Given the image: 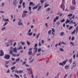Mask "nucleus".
Listing matches in <instances>:
<instances>
[{
	"label": "nucleus",
	"mask_w": 78,
	"mask_h": 78,
	"mask_svg": "<svg viewBox=\"0 0 78 78\" xmlns=\"http://www.w3.org/2000/svg\"><path fill=\"white\" fill-rule=\"evenodd\" d=\"M31 29H29L27 32V35L29 36H31L33 35V33L31 32Z\"/></svg>",
	"instance_id": "obj_1"
},
{
	"label": "nucleus",
	"mask_w": 78,
	"mask_h": 78,
	"mask_svg": "<svg viewBox=\"0 0 78 78\" xmlns=\"http://www.w3.org/2000/svg\"><path fill=\"white\" fill-rule=\"evenodd\" d=\"M4 58L5 59L8 60V59H9L10 58V55H9L6 54L4 56Z\"/></svg>",
	"instance_id": "obj_2"
},
{
	"label": "nucleus",
	"mask_w": 78,
	"mask_h": 78,
	"mask_svg": "<svg viewBox=\"0 0 78 78\" xmlns=\"http://www.w3.org/2000/svg\"><path fill=\"white\" fill-rule=\"evenodd\" d=\"M13 53V51H12V50L11 49L9 51V54L10 55H12V56L13 57H15L16 56V54H14Z\"/></svg>",
	"instance_id": "obj_3"
},
{
	"label": "nucleus",
	"mask_w": 78,
	"mask_h": 78,
	"mask_svg": "<svg viewBox=\"0 0 78 78\" xmlns=\"http://www.w3.org/2000/svg\"><path fill=\"white\" fill-rule=\"evenodd\" d=\"M60 7L64 11L65 9V5H64V4H62L60 6Z\"/></svg>",
	"instance_id": "obj_4"
},
{
	"label": "nucleus",
	"mask_w": 78,
	"mask_h": 78,
	"mask_svg": "<svg viewBox=\"0 0 78 78\" xmlns=\"http://www.w3.org/2000/svg\"><path fill=\"white\" fill-rule=\"evenodd\" d=\"M59 16H57L53 20L54 22H56V20H58L59 19Z\"/></svg>",
	"instance_id": "obj_5"
},
{
	"label": "nucleus",
	"mask_w": 78,
	"mask_h": 78,
	"mask_svg": "<svg viewBox=\"0 0 78 78\" xmlns=\"http://www.w3.org/2000/svg\"><path fill=\"white\" fill-rule=\"evenodd\" d=\"M32 49H33L32 48H30L29 50V51L28 54L29 55H31L32 54V51H31Z\"/></svg>",
	"instance_id": "obj_6"
},
{
	"label": "nucleus",
	"mask_w": 78,
	"mask_h": 78,
	"mask_svg": "<svg viewBox=\"0 0 78 78\" xmlns=\"http://www.w3.org/2000/svg\"><path fill=\"white\" fill-rule=\"evenodd\" d=\"M13 52H15V53H17V48L16 47L14 48H13Z\"/></svg>",
	"instance_id": "obj_7"
},
{
	"label": "nucleus",
	"mask_w": 78,
	"mask_h": 78,
	"mask_svg": "<svg viewBox=\"0 0 78 78\" xmlns=\"http://www.w3.org/2000/svg\"><path fill=\"white\" fill-rule=\"evenodd\" d=\"M27 69L28 71V74H31V70L30 68H27Z\"/></svg>",
	"instance_id": "obj_8"
},
{
	"label": "nucleus",
	"mask_w": 78,
	"mask_h": 78,
	"mask_svg": "<svg viewBox=\"0 0 78 78\" xmlns=\"http://www.w3.org/2000/svg\"><path fill=\"white\" fill-rule=\"evenodd\" d=\"M1 54H0V56H2L4 55V52L3 51V50H1L0 51Z\"/></svg>",
	"instance_id": "obj_9"
},
{
	"label": "nucleus",
	"mask_w": 78,
	"mask_h": 78,
	"mask_svg": "<svg viewBox=\"0 0 78 78\" xmlns=\"http://www.w3.org/2000/svg\"><path fill=\"white\" fill-rule=\"evenodd\" d=\"M72 3L74 6H75L76 5V1H75V0H73Z\"/></svg>",
	"instance_id": "obj_10"
},
{
	"label": "nucleus",
	"mask_w": 78,
	"mask_h": 78,
	"mask_svg": "<svg viewBox=\"0 0 78 78\" xmlns=\"http://www.w3.org/2000/svg\"><path fill=\"white\" fill-rule=\"evenodd\" d=\"M39 5H40V4L38 5H37L36 6H35L33 8V9H36L37 8V7H38V6H39Z\"/></svg>",
	"instance_id": "obj_11"
},
{
	"label": "nucleus",
	"mask_w": 78,
	"mask_h": 78,
	"mask_svg": "<svg viewBox=\"0 0 78 78\" xmlns=\"http://www.w3.org/2000/svg\"><path fill=\"white\" fill-rule=\"evenodd\" d=\"M68 61V59H66V60L63 61V65H66V62H67Z\"/></svg>",
	"instance_id": "obj_12"
},
{
	"label": "nucleus",
	"mask_w": 78,
	"mask_h": 78,
	"mask_svg": "<svg viewBox=\"0 0 78 78\" xmlns=\"http://www.w3.org/2000/svg\"><path fill=\"white\" fill-rule=\"evenodd\" d=\"M23 25V23L21 22L20 21H19L18 23V25L19 26L21 25V26H22Z\"/></svg>",
	"instance_id": "obj_13"
},
{
	"label": "nucleus",
	"mask_w": 78,
	"mask_h": 78,
	"mask_svg": "<svg viewBox=\"0 0 78 78\" xmlns=\"http://www.w3.org/2000/svg\"><path fill=\"white\" fill-rule=\"evenodd\" d=\"M60 34L61 36H62L65 35V34L64 33V32H62L60 33Z\"/></svg>",
	"instance_id": "obj_14"
},
{
	"label": "nucleus",
	"mask_w": 78,
	"mask_h": 78,
	"mask_svg": "<svg viewBox=\"0 0 78 78\" xmlns=\"http://www.w3.org/2000/svg\"><path fill=\"white\" fill-rule=\"evenodd\" d=\"M26 16H27V14H26V13H23L22 14V17L23 18L25 17Z\"/></svg>",
	"instance_id": "obj_15"
},
{
	"label": "nucleus",
	"mask_w": 78,
	"mask_h": 78,
	"mask_svg": "<svg viewBox=\"0 0 78 78\" xmlns=\"http://www.w3.org/2000/svg\"><path fill=\"white\" fill-rule=\"evenodd\" d=\"M76 32V30H73V31L72 32L71 34H74L75 33V32Z\"/></svg>",
	"instance_id": "obj_16"
},
{
	"label": "nucleus",
	"mask_w": 78,
	"mask_h": 78,
	"mask_svg": "<svg viewBox=\"0 0 78 78\" xmlns=\"http://www.w3.org/2000/svg\"><path fill=\"white\" fill-rule=\"evenodd\" d=\"M23 8H25V3L24 2H23Z\"/></svg>",
	"instance_id": "obj_17"
},
{
	"label": "nucleus",
	"mask_w": 78,
	"mask_h": 78,
	"mask_svg": "<svg viewBox=\"0 0 78 78\" xmlns=\"http://www.w3.org/2000/svg\"><path fill=\"white\" fill-rule=\"evenodd\" d=\"M51 30H49L48 32V34H49V36H50V35L51 34Z\"/></svg>",
	"instance_id": "obj_18"
},
{
	"label": "nucleus",
	"mask_w": 78,
	"mask_h": 78,
	"mask_svg": "<svg viewBox=\"0 0 78 78\" xmlns=\"http://www.w3.org/2000/svg\"><path fill=\"white\" fill-rule=\"evenodd\" d=\"M70 44L71 45H72V46H75V44L73 42H70Z\"/></svg>",
	"instance_id": "obj_19"
},
{
	"label": "nucleus",
	"mask_w": 78,
	"mask_h": 78,
	"mask_svg": "<svg viewBox=\"0 0 78 78\" xmlns=\"http://www.w3.org/2000/svg\"><path fill=\"white\" fill-rule=\"evenodd\" d=\"M65 69H69V66H65Z\"/></svg>",
	"instance_id": "obj_20"
},
{
	"label": "nucleus",
	"mask_w": 78,
	"mask_h": 78,
	"mask_svg": "<svg viewBox=\"0 0 78 78\" xmlns=\"http://www.w3.org/2000/svg\"><path fill=\"white\" fill-rule=\"evenodd\" d=\"M73 16V13H70L67 16V17H71V16Z\"/></svg>",
	"instance_id": "obj_21"
},
{
	"label": "nucleus",
	"mask_w": 78,
	"mask_h": 78,
	"mask_svg": "<svg viewBox=\"0 0 78 78\" xmlns=\"http://www.w3.org/2000/svg\"><path fill=\"white\" fill-rule=\"evenodd\" d=\"M69 62L70 63V64H72V58H71L69 60Z\"/></svg>",
	"instance_id": "obj_22"
},
{
	"label": "nucleus",
	"mask_w": 78,
	"mask_h": 78,
	"mask_svg": "<svg viewBox=\"0 0 78 78\" xmlns=\"http://www.w3.org/2000/svg\"><path fill=\"white\" fill-rule=\"evenodd\" d=\"M41 8H42V6H40L37 9V10L38 11L41 9Z\"/></svg>",
	"instance_id": "obj_23"
},
{
	"label": "nucleus",
	"mask_w": 78,
	"mask_h": 78,
	"mask_svg": "<svg viewBox=\"0 0 78 78\" xmlns=\"http://www.w3.org/2000/svg\"><path fill=\"white\" fill-rule=\"evenodd\" d=\"M4 6H5V2H3L1 4V7L2 8H3V7H4Z\"/></svg>",
	"instance_id": "obj_24"
},
{
	"label": "nucleus",
	"mask_w": 78,
	"mask_h": 78,
	"mask_svg": "<svg viewBox=\"0 0 78 78\" xmlns=\"http://www.w3.org/2000/svg\"><path fill=\"white\" fill-rule=\"evenodd\" d=\"M70 8L71 9H74V8H75V7L73 6L72 5H71L70 6Z\"/></svg>",
	"instance_id": "obj_25"
},
{
	"label": "nucleus",
	"mask_w": 78,
	"mask_h": 78,
	"mask_svg": "<svg viewBox=\"0 0 78 78\" xmlns=\"http://www.w3.org/2000/svg\"><path fill=\"white\" fill-rule=\"evenodd\" d=\"M69 22H70V20L67 19L66 20V22H65V23L67 24L68 23H69Z\"/></svg>",
	"instance_id": "obj_26"
},
{
	"label": "nucleus",
	"mask_w": 78,
	"mask_h": 78,
	"mask_svg": "<svg viewBox=\"0 0 78 78\" xmlns=\"http://www.w3.org/2000/svg\"><path fill=\"white\" fill-rule=\"evenodd\" d=\"M10 69H12V70H14V69H16V66H14L13 67H12Z\"/></svg>",
	"instance_id": "obj_27"
},
{
	"label": "nucleus",
	"mask_w": 78,
	"mask_h": 78,
	"mask_svg": "<svg viewBox=\"0 0 78 78\" xmlns=\"http://www.w3.org/2000/svg\"><path fill=\"white\" fill-rule=\"evenodd\" d=\"M49 6V4H44V8H46Z\"/></svg>",
	"instance_id": "obj_28"
},
{
	"label": "nucleus",
	"mask_w": 78,
	"mask_h": 78,
	"mask_svg": "<svg viewBox=\"0 0 78 78\" xmlns=\"http://www.w3.org/2000/svg\"><path fill=\"white\" fill-rule=\"evenodd\" d=\"M31 5H34V3H33V2H30V5L31 6Z\"/></svg>",
	"instance_id": "obj_29"
},
{
	"label": "nucleus",
	"mask_w": 78,
	"mask_h": 78,
	"mask_svg": "<svg viewBox=\"0 0 78 78\" xmlns=\"http://www.w3.org/2000/svg\"><path fill=\"white\" fill-rule=\"evenodd\" d=\"M20 49H22V46H20V48H17V50H18Z\"/></svg>",
	"instance_id": "obj_30"
},
{
	"label": "nucleus",
	"mask_w": 78,
	"mask_h": 78,
	"mask_svg": "<svg viewBox=\"0 0 78 78\" xmlns=\"http://www.w3.org/2000/svg\"><path fill=\"white\" fill-rule=\"evenodd\" d=\"M44 0H40V2L41 3L42 5V3L44 2Z\"/></svg>",
	"instance_id": "obj_31"
},
{
	"label": "nucleus",
	"mask_w": 78,
	"mask_h": 78,
	"mask_svg": "<svg viewBox=\"0 0 78 78\" xmlns=\"http://www.w3.org/2000/svg\"><path fill=\"white\" fill-rule=\"evenodd\" d=\"M5 29H6V27H4L2 28L1 29V30H2V31H4V30H5Z\"/></svg>",
	"instance_id": "obj_32"
},
{
	"label": "nucleus",
	"mask_w": 78,
	"mask_h": 78,
	"mask_svg": "<svg viewBox=\"0 0 78 78\" xmlns=\"http://www.w3.org/2000/svg\"><path fill=\"white\" fill-rule=\"evenodd\" d=\"M20 43H21L22 45H25V42L21 41Z\"/></svg>",
	"instance_id": "obj_33"
},
{
	"label": "nucleus",
	"mask_w": 78,
	"mask_h": 78,
	"mask_svg": "<svg viewBox=\"0 0 78 78\" xmlns=\"http://www.w3.org/2000/svg\"><path fill=\"white\" fill-rule=\"evenodd\" d=\"M41 50H42V49L41 48H39L38 50V52H41Z\"/></svg>",
	"instance_id": "obj_34"
},
{
	"label": "nucleus",
	"mask_w": 78,
	"mask_h": 78,
	"mask_svg": "<svg viewBox=\"0 0 78 78\" xmlns=\"http://www.w3.org/2000/svg\"><path fill=\"white\" fill-rule=\"evenodd\" d=\"M76 33H78V26L76 28Z\"/></svg>",
	"instance_id": "obj_35"
},
{
	"label": "nucleus",
	"mask_w": 78,
	"mask_h": 78,
	"mask_svg": "<svg viewBox=\"0 0 78 78\" xmlns=\"http://www.w3.org/2000/svg\"><path fill=\"white\" fill-rule=\"evenodd\" d=\"M71 40L72 41H74L75 40V37H73L71 38Z\"/></svg>",
	"instance_id": "obj_36"
},
{
	"label": "nucleus",
	"mask_w": 78,
	"mask_h": 78,
	"mask_svg": "<svg viewBox=\"0 0 78 78\" xmlns=\"http://www.w3.org/2000/svg\"><path fill=\"white\" fill-rule=\"evenodd\" d=\"M22 2H23V0H20V5H21L22 4Z\"/></svg>",
	"instance_id": "obj_37"
},
{
	"label": "nucleus",
	"mask_w": 78,
	"mask_h": 78,
	"mask_svg": "<svg viewBox=\"0 0 78 78\" xmlns=\"http://www.w3.org/2000/svg\"><path fill=\"white\" fill-rule=\"evenodd\" d=\"M27 44L28 45H30V42H29L28 41H27Z\"/></svg>",
	"instance_id": "obj_38"
},
{
	"label": "nucleus",
	"mask_w": 78,
	"mask_h": 78,
	"mask_svg": "<svg viewBox=\"0 0 78 78\" xmlns=\"http://www.w3.org/2000/svg\"><path fill=\"white\" fill-rule=\"evenodd\" d=\"M60 22H65V19H63L61 21H60Z\"/></svg>",
	"instance_id": "obj_39"
},
{
	"label": "nucleus",
	"mask_w": 78,
	"mask_h": 78,
	"mask_svg": "<svg viewBox=\"0 0 78 78\" xmlns=\"http://www.w3.org/2000/svg\"><path fill=\"white\" fill-rule=\"evenodd\" d=\"M62 44H64V45H66L67 44V43H64V42L62 41L61 42Z\"/></svg>",
	"instance_id": "obj_40"
},
{
	"label": "nucleus",
	"mask_w": 78,
	"mask_h": 78,
	"mask_svg": "<svg viewBox=\"0 0 78 78\" xmlns=\"http://www.w3.org/2000/svg\"><path fill=\"white\" fill-rule=\"evenodd\" d=\"M72 28H73V26H70L69 28V30H72Z\"/></svg>",
	"instance_id": "obj_41"
},
{
	"label": "nucleus",
	"mask_w": 78,
	"mask_h": 78,
	"mask_svg": "<svg viewBox=\"0 0 78 78\" xmlns=\"http://www.w3.org/2000/svg\"><path fill=\"white\" fill-rule=\"evenodd\" d=\"M70 24H71V23H73V20H71L70 22H69Z\"/></svg>",
	"instance_id": "obj_42"
},
{
	"label": "nucleus",
	"mask_w": 78,
	"mask_h": 78,
	"mask_svg": "<svg viewBox=\"0 0 78 78\" xmlns=\"http://www.w3.org/2000/svg\"><path fill=\"white\" fill-rule=\"evenodd\" d=\"M16 42H15L13 44V47H16Z\"/></svg>",
	"instance_id": "obj_43"
},
{
	"label": "nucleus",
	"mask_w": 78,
	"mask_h": 78,
	"mask_svg": "<svg viewBox=\"0 0 78 78\" xmlns=\"http://www.w3.org/2000/svg\"><path fill=\"white\" fill-rule=\"evenodd\" d=\"M20 60V58H18V59H16V62H18V61H19Z\"/></svg>",
	"instance_id": "obj_44"
},
{
	"label": "nucleus",
	"mask_w": 78,
	"mask_h": 78,
	"mask_svg": "<svg viewBox=\"0 0 78 78\" xmlns=\"http://www.w3.org/2000/svg\"><path fill=\"white\" fill-rule=\"evenodd\" d=\"M59 65H60V66H63V67L64 66V65H63V64H62V63L61 62L59 63Z\"/></svg>",
	"instance_id": "obj_45"
},
{
	"label": "nucleus",
	"mask_w": 78,
	"mask_h": 78,
	"mask_svg": "<svg viewBox=\"0 0 78 78\" xmlns=\"http://www.w3.org/2000/svg\"><path fill=\"white\" fill-rule=\"evenodd\" d=\"M65 3V0H62V4H64Z\"/></svg>",
	"instance_id": "obj_46"
},
{
	"label": "nucleus",
	"mask_w": 78,
	"mask_h": 78,
	"mask_svg": "<svg viewBox=\"0 0 78 78\" xmlns=\"http://www.w3.org/2000/svg\"><path fill=\"white\" fill-rule=\"evenodd\" d=\"M6 21L9 22V19H5L4 20V22H6Z\"/></svg>",
	"instance_id": "obj_47"
},
{
	"label": "nucleus",
	"mask_w": 78,
	"mask_h": 78,
	"mask_svg": "<svg viewBox=\"0 0 78 78\" xmlns=\"http://www.w3.org/2000/svg\"><path fill=\"white\" fill-rule=\"evenodd\" d=\"M23 72V70H20L19 71V73H22V72Z\"/></svg>",
	"instance_id": "obj_48"
},
{
	"label": "nucleus",
	"mask_w": 78,
	"mask_h": 78,
	"mask_svg": "<svg viewBox=\"0 0 78 78\" xmlns=\"http://www.w3.org/2000/svg\"><path fill=\"white\" fill-rule=\"evenodd\" d=\"M29 11H31V7L30 6L29 7Z\"/></svg>",
	"instance_id": "obj_49"
},
{
	"label": "nucleus",
	"mask_w": 78,
	"mask_h": 78,
	"mask_svg": "<svg viewBox=\"0 0 78 78\" xmlns=\"http://www.w3.org/2000/svg\"><path fill=\"white\" fill-rule=\"evenodd\" d=\"M52 32H54V33H55V29L53 28L52 29Z\"/></svg>",
	"instance_id": "obj_50"
},
{
	"label": "nucleus",
	"mask_w": 78,
	"mask_h": 78,
	"mask_svg": "<svg viewBox=\"0 0 78 78\" xmlns=\"http://www.w3.org/2000/svg\"><path fill=\"white\" fill-rule=\"evenodd\" d=\"M23 12L24 13H28V11H23Z\"/></svg>",
	"instance_id": "obj_51"
},
{
	"label": "nucleus",
	"mask_w": 78,
	"mask_h": 78,
	"mask_svg": "<svg viewBox=\"0 0 78 78\" xmlns=\"http://www.w3.org/2000/svg\"><path fill=\"white\" fill-rule=\"evenodd\" d=\"M5 63L7 64H9V61H6Z\"/></svg>",
	"instance_id": "obj_52"
},
{
	"label": "nucleus",
	"mask_w": 78,
	"mask_h": 78,
	"mask_svg": "<svg viewBox=\"0 0 78 78\" xmlns=\"http://www.w3.org/2000/svg\"><path fill=\"white\" fill-rule=\"evenodd\" d=\"M59 50L60 51H64V49L62 48H60L59 49Z\"/></svg>",
	"instance_id": "obj_53"
},
{
	"label": "nucleus",
	"mask_w": 78,
	"mask_h": 78,
	"mask_svg": "<svg viewBox=\"0 0 78 78\" xmlns=\"http://www.w3.org/2000/svg\"><path fill=\"white\" fill-rule=\"evenodd\" d=\"M44 41L43 40H42L41 41V44H44Z\"/></svg>",
	"instance_id": "obj_54"
},
{
	"label": "nucleus",
	"mask_w": 78,
	"mask_h": 78,
	"mask_svg": "<svg viewBox=\"0 0 78 78\" xmlns=\"http://www.w3.org/2000/svg\"><path fill=\"white\" fill-rule=\"evenodd\" d=\"M15 76L16 77H17V78H19V76L18 75H17L16 74H15Z\"/></svg>",
	"instance_id": "obj_55"
},
{
	"label": "nucleus",
	"mask_w": 78,
	"mask_h": 78,
	"mask_svg": "<svg viewBox=\"0 0 78 78\" xmlns=\"http://www.w3.org/2000/svg\"><path fill=\"white\" fill-rule=\"evenodd\" d=\"M58 43L56 44L55 45V47L56 48H57L58 47Z\"/></svg>",
	"instance_id": "obj_56"
},
{
	"label": "nucleus",
	"mask_w": 78,
	"mask_h": 78,
	"mask_svg": "<svg viewBox=\"0 0 78 78\" xmlns=\"http://www.w3.org/2000/svg\"><path fill=\"white\" fill-rule=\"evenodd\" d=\"M50 9H51L50 8H48L46 10V11H49L50 10Z\"/></svg>",
	"instance_id": "obj_57"
},
{
	"label": "nucleus",
	"mask_w": 78,
	"mask_h": 78,
	"mask_svg": "<svg viewBox=\"0 0 78 78\" xmlns=\"http://www.w3.org/2000/svg\"><path fill=\"white\" fill-rule=\"evenodd\" d=\"M32 59V57L31 56L29 57V60H31Z\"/></svg>",
	"instance_id": "obj_58"
},
{
	"label": "nucleus",
	"mask_w": 78,
	"mask_h": 78,
	"mask_svg": "<svg viewBox=\"0 0 78 78\" xmlns=\"http://www.w3.org/2000/svg\"><path fill=\"white\" fill-rule=\"evenodd\" d=\"M7 23H8L7 22L5 23V24L3 25V27H5V26H6V25H7Z\"/></svg>",
	"instance_id": "obj_59"
},
{
	"label": "nucleus",
	"mask_w": 78,
	"mask_h": 78,
	"mask_svg": "<svg viewBox=\"0 0 78 78\" xmlns=\"http://www.w3.org/2000/svg\"><path fill=\"white\" fill-rule=\"evenodd\" d=\"M75 16L74 15H73V16H72V19H74V18H75Z\"/></svg>",
	"instance_id": "obj_60"
},
{
	"label": "nucleus",
	"mask_w": 78,
	"mask_h": 78,
	"mask_svg": "<svg viewBox=\"0 0 78 78\" xmlns=\"http://www.w3.org/2000/svg\"><path fill=\"white\" fill-rule=\"evenodd\" d=\"M41 42H39L38 44V45L39 46H41Z\"/></svg>",
	"instance_id": "obj_61"
},
{
	"label": "nucleus",
	"mask_w": 78,
	"mask_h": 78,
	"mask_svg": "<svg viewBox=\"0 0 78 78\" xmlns=\"http://www.w3.org/2000/svg\"><path fill=\"white\" fill-rule=\"evenodd\" d=\"M40 35V34H39L37 36V38H38L39 37V36Z\"/></svg>",
	"instance_id": "obj_62"
},
{
	"label": "nucleus",
	"mask_w": 78,
	"mask_h": 78,
	"mask_svg": "<svg viewBox=\"0 0 78 78\" xmlns=\"http://www.w3.org/2000/svg\"><path fill=\"white\" fill-rule=\"evenodd\" d=\"M41 53H38L37 54V55L38 56H39V55H41Z\"/></svg>",
	"instance_id": "obj_63"
},
{
	"label": "nucleus",
	"mask_w": 78,
	"mask_h": 78,
	"mask_svg": "<svg viewBox=\"0 0 78 78\" xmlns=\"http://www.w3.org/2000/svg\"><path fill=\"white\" fill-rule=\"evenodd\" d=\"M67 75H68V74H66L65 75L64 78H66V77L67 76Z\"/></svg>",
	"instance_id": "obj_64"
}]
</instances>
